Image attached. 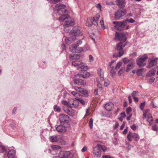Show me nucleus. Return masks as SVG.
<instances>
[{"label": "nucleus", "instance_id": "obj_22", "mask_svg": "<svg viewBox=\"0 0 158 158\" xmlns=\"http://www.w3.org/2000/svg\"><path fill=\"white\" fill-rule=\"evenodd\" d=\"M134 61L130 62L127 66L126 72H128L130 70L133 69L134 67Z\"/></svg>", "mask_w": 158, "mask_h": 158}, {"label": "nucleus", "instance_id": "obj_32", "mask_svg": "<svg viewBox=\"0 0 158 158\" xmlns=\"http://www.w3.org/2000/svg\"><path fill=\"white\" fill-rule=\"evenodd\" d=\"M77 69L81 71H86L87 69V67L84 65L79 66L77 68Z\"/></svg>", "mask_w": 158, "mask_h": 158}, {"label": "nucleus", "instance_id": "obj_56", "mask_svg": "<svg viewBox=\"0 0 158 158\" xmlns=\"http://www.w3.org/2000/svg\"><path fill=\"white\" fill-rule=\"evenodd\" d=\"M62 92H63V94H64L63 97H64V98H65L66 97V95L67 94V92L65 90H62Z\"/></svg>", "mask_w": 158, "mask_h": 158}, {"label": "nucleus", "instance_id": "obj_51", "mask_svg": "<svg viewBox=\"0 0 158 158\" xmlns=\"http://www.w3.org/2000/svg\"><path fill=\"white\" fill-rule=\"evenodd\" d=\"M121 45H122L123 48L125 47L126 45H127L128 44V43L127 42L125 41L124 42H123V41H121Z\"/></svg>", "mask_w": 158, "mask_h": 158}, {"label": "nucleus", "instance_id": "obj_7", "mask_svg": "<svg viewBox=\"0 0 158 158\" xmlns=\"http://www.w3.org/2000/svg\"><path fill=\"white\" fill-rule=\"evenodd\" d=\"M59 119L61 124H64L68 123L70 120L69 117L67 115L60 114L59 116Z\"/></svg>", "mask_w": 158, "mask_h": 158}, {"label": "nucleus", "instance_id": "obj_30", "mask_svg": "<svg viewBox=\"0 0 158 158\" xmlns=\"http://www.w3.org/2000/svg\"><path fill=\"white\" fill-rule=\"evenodd\" d=\"M98 73L100 77V80L102 81L104 80L103 77V73L102 70L101 69L99 68L98 70Z\"/></svg>", "mask_w": 158, "mask_h": 158}, {"label": "nucleus", "instance_id": "obj_3", "mask_svg": "<svg viewBox=\"0 0 158 158\" xmlns=\"http://www.w3.org/2000/svg\"><path fill=\"white\" fill-rule=\"evenodd\" d=\"M84 77L82 74H78L76 75L74 77V82L75 84L78 85H84L86 84V82L84 80L80 79L81 77Z\"/></svg>", "mask_w": 158, "mask_h": 158}, {"label": "nucleus", "instance_id": "obj_4", "mask_svg": "<svg viewBox=\"0 0 158 158\" xmlns=\"http://www.w3.org/2000/svg\"><path fill=\"white\" fill-rule=\"evenodd\" d=\"M148 57L146 54L140 56L136 60V63L139 67L144 66L146 64L145 61Z\"/></svg>", "mask_w": 158, "mask_h": 158}, {"label": "nucleus", "instance_id": "obj_12", "mask_svg": "<svg viewBox=\"0 0 158 158\" xmlns=\"http://www.w3.org/2000/svg\"><path fill=\"white\" fill-rule=\"evenodd\" d=\"M52 149H49L50 153L54 155L58 152H60L61 147L56 145H53L51 146Z\"/></svg>", "mask_w": 158, "mask_h": 158}, {"label": "nucleus", "instance_id": "obj_44", "mask_svg": "<svg viewBox=\"0 0 158 158\" xmlns=\"http://www.w3.org/2000/svg\"><path fill=\"white\" fill-rule=\"evenodd\" d=\"M110 75L112 77H114L115 75L116 72L114 70H110Z\"/></svg>", "mask_w": 158, "mask_h": 158}, {"label": "nucleus", "instance_id": "obj_41", "mask_svg": "<svg viewBox=\"0 0 158 158\" xmlns=\"http://www.w3.org/2000/svg\"><path fill=\"white\" fill-rule=\"evenodd\" d=\"M100 17V15L98 13L96 14L95 16L93 17V19H94L95 20H98L99 18Z\"/></svg>", "mask_w": 158, "mask_h": 158}, {"label": "nucleus", "instance_id": "obj_14", "mask_svg": "<svg viewBox=\"0 0 158 158\" xmlns=\"http://www.w3.org/2000/svg\"><path fill=\"white\" fill-rule=\"evenodd\" d=\"M158 61V57L153 58L152 59H150V60L149 61V64L147 66V68H151L152 67L155 66L157 64Z\"/></svg>", "mask_w": 158, "mask_h": 158}, {"label": "nucleus", "instance_id": "obj_33", "mask_svg": "<svg viewBox=\"0 0 158 158\" xmlns=\"http://www.w3.org/2000/svg\"><path fill=\"white\" fill-rule=\"evenodd\" d=\"M123 60L124 64H126L128 63H129L130 62H131L132 61H134L133 58H131L129 59L127 58H124L123 59Z\"/></svg>", "mask_w": 158, "mask_h": 158}, {"label": "nucleus", "instance_id": "obj_24", "mask_svg": "<svg viewBox=\"0 0 158 158\" xmlns=\"http://www.w3.org/2000/svg\"><path fill=\"white\" fill-rule=\"evenodd\" d=\"M75 89L78 92L81 93V94L86 95L88 94L87 91L86 89L81 88L80 87H76Z\"/></svg>", "mask_w": 158, "mask_h": 158}, {"label": "nucleus", "instance_id": "obj_37", "mask_svg": "<svg viewBox=\"0 0 158 158\" xmlns=\"http://www.w3.org/2000/svg\"><path fill=\"white\" fill-rule=\"evenodd\" d=\"M54 110L55 112H60L61 109L60 106H58L56 105H55L54 107Z\"/></svg>", "mask_w": 158, "mask_h": 158}, {"label": "nucleus", "instance_id": "obj_47", "mask_svg": "<svg viewBox=\"0 0 158 158\" xmlns=\"http://www.w3.org/2000/svg\"><path fill=\"white\" fill-rule=\"evenodd\" d=\"M155 80V78L154 77H151L149 79V80L148 81V82L152 84L153 82H154Z\"/></svg>", "mask_w": 158, "mask_h": 158}, {"label": "nucleus", "instance_id": "obj_48", "mask_svg": "<svg viewBox=\"0 0 158 158\" xmlns=\"http://www.w3.org/2000/svg\"><path fill=\"white\" fill-rule=\"evenodd\" d=\"M132 110L131 108L130 107H129L126 109V112L127 114H129Z\"/></svg>", "mask_w": 158, "mask_h": 158}, {"label": "nucleus", "instance_id": "obj_35", "mask_svg": "<svg viewBox=\"0 0 158 158\" xmlns=\"http://www.w3.org/2000/svg\"><path fill=\"white\" fill-rule=\"evenodd\" d=\"M147 121L149 122V125L151 126L153 121L152 117L151 115H149L148 117Z\"/></svg>", "mask_w": 158, "mask_h": 158}, {"label": "nucleus", "instance_id": "obj_50", "mask_svg": "<svg viewBox=\"0 0 158 158\" xmlns=\"http://www.w3.org/2000/svg\"><path fill=\"white\" fill-rule=\"evenodd\" d=\"M78 102H79L82 105H84L85 104V101L82 99L79 98L77 99Z\"/></svg>", "mask_w": 158, "mask_h": 158}, {"label": "nucleus", "instance_id": "obj_64", "mask_svg": "<svg viewBox=\"0 0 158 158\" xmlns=\"http://www.w3.org/2000/svg\"><path fill=\"white\" fill-rule=\"evenodd\" d=\"M102 158H114L111 157L109 155H105L102 157Z\"/></svg>", "mask_w": 158, "mask_h": 158}, {"label": "nucleus", "instance_id": "obj_31", "mask_svg": "<svg viewBox=\"0 0 158 158\" xmlns=\"http://www.w3.org/2000/svg\"><path fill=\"white\" fill-rule=\"evenodd\" d=\"M155 73L156 70L154 69H152L148 72L147 76L148 77H151L154 75H155Z\"/></svg>", "mask_w": 158, "mask_h": 158}, {"label": "nucleus", "instance_id": "obj_29", "mask_svg": "<svg viewBox=\"0 0 158 158\" xmlns=\"http://www.w3.org/2000/svg\"><path fill=\"white\" fill-rule=\"evenodd\" d=\"M146 69L143 68H141L139 69H138L136 71V73L137 74L138 76H141L143 73L145 72Z\"/></svg>", "mask_w": 158, "mask_h": 158}, {"label": "nucleus", "instance_id": "obj_34", "mask_svg": "<svg viewBox=\"0 0 158 158\" xmlns=\"http://www.w3.org/2000/svg\"><path fill=\"white\" fill-rule=\"evenodd\" d=\"M70 101L68 102L66 100H63L62 102V103L67 107H72V106L70 105Z\"/></svg>", "mask_w": 158, "mask_h": 158}, {"label": "nucleus", "instance_id": "obj_40", "mask_svg": "<svg viewBox=\"0 0 158 158\" xmlns=\"http://www.w3.org/2000/svg\"><path fill=\"white\" fill-rule=\"evenodd\" d=\"M145 105V102H143L142 103H141L139 105V108L141 110H143L144 109V107Z\"/></svg>", "mask_w": 158, "mask_h": 158}, {"label": "nucleus", "instance_id": "obj_55", "mask_svg": "<svg viewBox=\"0 0 158 158\" xmlns=\"http://www.w3.org/2000/svg\"><path fill=\"white\" fill-rule=\"evenodd\" d=\"M109 85V82L108 80L104 81V85L105 86H107Z\"/></svg>", "mask_w": 158, "mask_h": 158}, {"label": "nucleus", "instance_id": "obj_58", "mask_svg": "<svg viewBox=\"0 0 158 158\" xmlns=\"http://www.w3.org/2000/svg\"><path fill=\"white\" fill-rule=\"evenodd\" d=\"M100 23H101V26H102V27H103L104 28V29H105V27H104V23L103 20H101L100 21Z\"/></svg>", "mask_w": 158, "mask_h": 158}, {"label": "nucleus", "instance_id": "obj_23", "mask_svg": "<svg viewBox=\"0 0 158 158\" xmlns=\"http://www.w3.org/2000/svg\"><path fill=\"white\" fill-rule=\"evenodd\" d=\"M76 39L75 37H70L66 38L65 39V40L66 43L68 44H69L74 41Z\"/></svg>", "mask_w": 158, "mask_h": 158}, {"label": "nucleus", "instance_id": "obj_1", "mask_svg": "<svg viewBox=\"0 0 158 158\" xmlns=\"http://www.w3.org/2000/svg\"><path fill=\"white\" fill-rule=\"evenodd\" d=\"M66 7L65 5L59 3L56 4L55 8L53 9L54 11H56L59 15H61L59 19V20L60 21H65L63 25L64 28L73 26L74 24V20L67 14H64L67 11V10L65 9Z\"/></svg>", "mask_w": 158, "mask_h": 158}, {"label": "nucleus", "instance_id": "obj_54", "mask_svg": "<svg viewBox=\"0 0 158 158\" xmlns=\"http://www.w3.org/2000/svg\"><path fill=\"white\" fill-rule=\"evenodd\" d=\"M106 4L107 5L111 6L114 5V3L113 2H107Z\"/></svg>", "mask_w": 158, "mask_h": 158}, {"label": "nucleus", "instance_id": "obj_27", "mask_svg": "<svg viewBox=\"0 0 158 158\" xmlns=\"http://www.w3.org/2000/svg\"><path fill=\"white\" fill-rule=\"evenodd\" d=\"M82 61L80 60H75L74 61H73L72 64L74 66H79L82 64Z\"/></svg>", "mask_w": 158, "mask_h": 158}, {"label": "nucleus", "instance_id": "obj_2", "mask_svg": "<svg viewBox=\"0 0 158 158\" xmlns=\"http://www.w3.org/2000/svg\"><path fill=\"white\" fill-rule=\"evenodd\" d=\"M82 43V41L81 40H80L78 41L76 43L74 44H72L70 47V50L73 52H84L86 51L89 50V48L85 49H84L82 47H77L80 45Z\"/></svg>", "mask_w": 158, "mask_h": 158}, {"label": "nucleus", "instance_id": "obj_39", "mask_svg": "<svg viewBox=\"0 0 158 158\" xmlns=\"http://www.w3.org/2000/svg\"><path fill=\"white\" fill-rule=\"evenodd\" d=\"M89 125L91 129H92L93 127V119L92 118L90 119L89 122Z\"/></svg>", "mask_w": 158, "mask_h": 158}, {"label": "nucleus", "instance_id": "obj_38", "mask_svg": "<svg viewBox=\"0 0 158 158\" xmlns=\"http://www.w3.org/2000/svg\"><path fill=\"white\" fill-rule=\"evenodd\" d=\"M0 146L1 147L0 148H1L0 150L1 152L2 153H3L5 152H6V149L5 147L3 145L1 144L0 145Z\"/></svg>", "mask_w": 158, "mask_h": 158}, {"label": "nucleus", "instance_id": "obj_43", "mask_svg": "<svg viewBox=\"0 0 158 158\" xmlns=\"http://www.w3.org/2000/svg\"><path fill=\"white\" fill-rule=\"evenodd\" d=\"M124 69H125L124 68H122V67L120 69V70L118 71V74L120 76L121 75V74L123 72Z\"/></svg>", "mask_w": 158, "mask_h": 158}, {"label": "nucleus", "instance_id": "obj_13", "mask_svg": "<svg viewBox=\"0 0 158 158\" xmlns=\"http://www.w3.org/2000/svg\"><path fill=\"white\" fill-rule=\"evenodd\" d=\"M122 42H120L118 43L116 46V49L118 51V54L119 57H121L124 53V51L123 50V47L121 45Z\"/></svg>", "mask_w": 158, "mask_h": 158}, {"label": "nucleus", "instance_id": "obj_49", "mask_svg": "<svg viewBox=\"0 0 158 158\" xmlns=\"http://www.w3.org/2000/svg\"><path fill=\"white\" fill-rule=\"evenodd\" d=\"M152 129L155 131H157L158 130V127L156 124H155L152 127Z\"/></svg>", "mask_w": 158, "mask_h": 158}, {"label": "nucleus", "instance_id": "obj_8", "mask_svg": "<svg viewBox=\"0 0 158 158\" xmlns=\"http://www.w3.org/2000/svg\"><path fill=\"white\" fill-rule=\"evenodd\" d=\"M127 137L128 140L130 142L132 141V139L136 141H138L139 139V137L138 134L131 132H129Z\"/></svg>", "mask_w": 158, "mask_h": 158}, {"label": "nucleus", "instance_id": "obj_46", "mask_svg": "<svg viewBox=\"0 0 158 158\" xmlns=\"http://www.w3.org/2000/svg\"><path fill=\"white\" fill-rule=\"evenodd\" d=\"M51 3H56L59 2L60 0H47Z\"/></svg>", "mask_w": 158, "mask_h": 158}, {"label": "nucleus", "instance_id": "obj_53", "mask_svg": "<svg viewBox=\"0 0 158 158\" xmlns=\"http://www.w3.org/2000/svg\"><path fill=\"white\" fill-rule=\"evenodd\" d=\"M139 92L137 91H133V93L132 94V95L133 97H135L136 94H138Z\"/></svg>", "mask_w": 158, "mask_h": 158}, {"label": "nucleus", "instance_id": "obj_5", "mask_svg": "<svg viewBox=\"0 0 158 158\" xmlns=\"http://www.w3.org/2000/svg\"><path fill=\"white\" fill-rule=\"evenodd\" d=\"M113 23L115 25V28L118 30H123L126 25L124 20L122 21H113Z\"/></svg>", "mask_w": 158, "mask_h": 158}, {"label": "nucleus", "instance_id": "obj_63", "mask_svg": "<svg viewBox=\"0 0 158 158\" xmlns=\"http://www.w3.org/2000/svg\"><path fill=\"white\" fill-rule=\"evenodd\" d=\"M126 144L127 145V148L128 150H130L131 149V146L130 144L129 143H127Z\"/></svg>", "mask_w": 158, "mask_h": 158}, {"label": "nucleus", "instance_id": "obj_15", "mask_svg": "<svg viewBox=\"0 0 158 158\" xmlns=\"http://www.w3.org/2000/svg\"><path fill=\"white\" fill-rule=\"evenodd\" d=\"M72 107H67L64 109V112L70 116H73L75 115V111Z\"/></svg>", "mask_w": 158, "mask_h": 158}, {"label": "nucleus", "instance_id": "obj_20", "mask_svg": "<svg viewBox=\"0 0 158 158\" xmlns=\"http://www.w3.org/2000/svg\"><path fill=\"white\" fill-rule=\"evenodd\" d=\"M105 108L107 111L112 110L114 108V104L111 102H108L105 105Z\"/></svg>", "mask_w": 158, "mask_h": 158}, {"label": "nucleus", "instance_id": "obj_26", "mask_svg": "<svg viewBox=\"0 0 158 158\" xmlns=\"http://www.w3.org/2000/svg\"><path fill=\"white\" fill-rule=\"evenodd\" d=\"M70 105H73L75 108H77L79 106V102L78 101L77 99L76 100H73L72 101H70Z\"/></svg>", "mask_w": 158, "mask_h": 158}, {"label": "nucleus", "instance_id": "obj_19", "mask_svg": "<svg viewBox=\"0 0 158 158\" xmlns=\"http://www.w3.org/2000/svg\"><path fill=\"white\" fill-rule=\"evenodd\" d=\"M15 154V151L14 149H11L7 153V156L8 158H16Z\"/></svg>", "mask_w": 158, "mask_h": 158}, {"label": "nucleus", "instance_id": "obj_59", "mask_svg": "<svg viewBox=\"0 0 158 158\" xmlns=\"http://www.w3.org/2000/svg\"><path fill=\"white\" fill-rule=\"evenodd\" d=\"M71 94L77 97L78 94V93L75 91H73L71 93Z\"/></svg>", "mask_w": 158, "mask_h": 158}, {"label": "nucleus", "instance_id": "obj_11", "mask_svg": "<svg viewBox=\"0 0 158 158\" xmlns=\"http://www.w3.org/2000/svg\"><path fill=\"white\" fill-rule=\"evenodd\" d=\"M115 37L116 38L115 39L118 40L120 41V42L123 41V42H124L127 39L125 34L117 32H116Z\"/></svg>", "mask_w": 158, "mask_h": 158}, {"label": "nucleus", "instance_id": "obj_28", "mask_svg": "<svg viewBox=\"0 0 158 158\" xmlns=\"http://www.w3.org/2000/svg\"><path fill=\"white\" fill-rule=\"evenodd\" d=\"M58 137L56 135H53L49 137L50 141L52 142H56L58 140Z\"/></svg>", "mask_w": 158, "mask_h": 158}, {"label": "nucleus", "instance_id": "obj_60", "mask_svg": "<svg viewBox=\"0 0 158 158\" xmlns=\"http://www.w3.org/2000/svg\"><path fill=\"white\" fill-rule=\"evenodd\" d=\"M151 106H152L153 108H154L156 107V106L155 105L154 102H151Z\"/></svg>", "mask_w": 158, "mask_h": 158}, {"label": "nucleus", "instance_id": "obj_10", "mask_svg": "<svg viewBox=\"0 0 158 158\" xmlns=\"http://www.w3.org/2000/svg\"><path fill=\"white\" fill-rule=\"evenodd\" d=\"M70 34L73 35V37L78 36L79 35H82L83 33L81 30L77 27H74L70 31Z\"/></svg>", "mask_w": 158, "mask_h": 158}, {"label": "nucleus", "instance_id": "obj_21", "mask_svg": "<svg viewBox=\"0 0 158 158\" xmlns=\"http://www.w3.org/2000/svg\"><path fill=\"white\" fill-rule=\"evenodd\" d=\"M117 6L120 8H123L126 4L125 0H116L115 1Z\"/></svg>", "mask_w": 158, "mask_h": 158}, {"label": "nucleus", "instance_id": "obj_17", "mask_svg": "<svg viewBox=\"0 0 158 158\" xmlns=\"http://www.w3.org/2000/svg\"><path fill=\"white\" fill-rule=\"evenodd\" d=\"M98 21L92 19H88L86 22V25L87 26H89L93 24L97 26L98 25Z\"/></svg>", "mask_w": 158, "mask_h": 158}, {"label": "nucleus", "instance_id": "obj_61", "mask_svg": "<svg viewBox=\"0 0 158 158\" xmlns=\"http://www.w3.org/2000/svg\"><path fill=\"white\" fill-rule=\"evenodd\" d=\"M127 131V127L123 131V134H126Z\"/></svg>", "mask_w": 158, "mask_h": 158}, {"label": "nucleus", "instance_id": "obj_16", "mask_svg": "<svg viewBox=\"0 0 158 158\" xmlns=\"http://www.w3.org/2000/svg\"><path fill=\"white\" fill-rule=\"evenodd\" d=\"M101 145L98 144L97 146L94 148V154L97 156V157L101 156V151L100 149Z\"/></svg>", "mask_w": 158, "mask_h": 158}, {"label": "nucleus", "instance_id": "obj_9", "mask_svg": "<svg viewBox=\"0 0 158 158\" xmlns=\"http://www.w3.org/2000/svg\"><path fill=\"white\" fill-rule=\"evenodd\" d=\"M70 155L71 153L69 151L61 152L58 156H53V158H72Z\"/></svg>", "mask_w": 158, "mask_h": 158}, {"label": "nucleus", "instance_id": "obj_25", "mask_svg": "<svg viewBox=\"0 0 158 158\" xmlns=\"http://www.w3.org/2000/svg\"><path fill=\"white\" fill-rule=\"evenodd\" d=\"M80 58V56L77 54L72 53L70 54L69 56V58L71 60H77L79 59Z\"/></svg>", "mask_w": 158, "mask_h": 158}, {"label": "nucleus", "instance_id": "obj_6", "mask_svg": "<svg viewBox=\"0 0 158 158\" xmlns=\"http://www.w3.org/2000/svg\"><path fill=\"white\" fill-rule=\"evenodd\" d=\"M126 11L125 9H119L115 12L114 18L116 20H119L122 18L126 14Z\"/></svg>", "mask_w": 158, "mask_h": 158}, {"label": "nucleus", "instance_id": "obj_36", "mask_svg": "<svg viewBox=\"0 0 158 158\" xmlns=\"http://www.w3.org/2000/svg\"><path fill=\"white\" fill-rule=\"evenodd\" d=\"M124 20L126 24H127V22L131 23L135 22V21L132 18H130L129 19H126Z\"/></svg>", "mask_w": 158, "mask_h": 158}, {"label": "nucleus", "instance_id": "obj_45", "mask_svg": "<svg viewBox=\"0 0 158 158\" xmlns=\"http://www.w3.org/2000/svg\"><path fill=\"white\" fill-rule=\"evenodd\" d=\"M130 127L131 129L133 131H135L137 128L135 124H133L131 126H130Z\"/></svg>", "mask_w": 158, "mask_h": 158}, {"label": "nucleus", "instance_id": "obj_57", "mask_svg": "<svg viewBox=\"0 0 158 158\" xmlns=\"http://www.w3.org/2000/svg\"><path fill=\"white\" fill-rule=\"evenodd\" d=\"M102 148V149L104 152L106 150V148L105 146H102L101 145V147H100V148Z\"/></svg>", "mask_w": 158, "mask_h": 158}, {"label": "nucleus", "instance_id": "obj_18", "mask_svg": "<svg viewBox=\"0 0 158 158\" xmlns=\"http://www.w3.org/2000/svg\"><path fill=\"white\" fill-rule=\"evenodd\" d=\"M61 124L59 125H56L55 127L57 131L58 132H63L66 130V128L65 126Z\"/></svg>", "mask_w": 158, "mask_h": 158}, {"label": "nucleus", "instance_id": "obj_42", "mask_svg": "<svg viewBox=\"0 0 158 158\" xmlns=\"http://www.w3.org/2000/svg\"><path fill=\"white\" fill-rule=\"evenodd\" d=\"M122 63L121 62H119L117 63L115 66V68L116 69H117L119 68L122 65Z\"/></svg>", "mask_w": 158, "mask_h": 158}, {"label": "nucleus", "instance_id": "obj_52", "mask_svg": "<svg viewBox=\"0 0 158 158\" xmlns=\"http://www.w3.org/2000/svg\"><path fill=\"white\" fill-rule=\"evenodd\" d=\"M89 61L90 62H92L94 61V58L91 55H89Z\"/></svg>", "mask_w": 158, "mask_h": 158}, {"label": "nucleus", "instance_id": "obj_62", "mask_svg": "<svg viewBox=\"0 0 158 158\" xmlns=\"http://www.w3.org/2000/svg\"><path fill=\"white\" fill-rule=\"evenodd\" d=\"M118 56H119V54L118 55L117 54L114 53V54H113V58H114L117 57Z\"/></svg>", "mask_w": 158, "mask_h": 158}]
</instances>
